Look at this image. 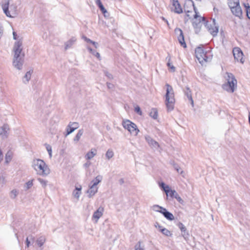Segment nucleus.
I'll return each instance as SVG.
<instances>
[{
    "label": "nucleus",
    "instance_id": "obj_1",
    "mask_svg": "<svg viewBox=\"0 0 250 250\" xmlns=\"http://www.w3.org/2000/svg\"><path fill=\"white\" fill-rule=\"evenodd\" d=\"M202 22L207 28L208 31L213 37L216 36L218 32L219 28L215 23L214 19L211 20L210 21H206L204 17H202L196 13L194 15V20L192 22V25L195 29V32L198 34L201 30Z\"/></svg>",
    "mask_w": 250,
    "mask_h": 250
},
{
    "label": "nucleus",
    "instance_id": "obj_2",
    "mask_svg": "<svg viewBox=\"0 0 250 250\" xmlns=\"http://www.w3.org/2000/svg\"><path fill=\"white\" fill-rule=\"evenodd\" d=\"M22 42L21 40L16 42L14 43L13 51L14 55L13 58V65L18 70H21L24 63V53H22Z\"/></svg>",
    "mask_w": 250,
    "mask_h": 250
},
{
    "label": "nucleus",
    "instance_id": "obj_3",
    "mask_svg": "<svg viewBox=\"0 0 250 250\" xmlns=\"http://www.w3.org/2000/svg\"><path fill=\"white\" fill-rule=\"evenodd\" d=\"M10 0H2L1 1V7L7 17L14 18L18 15V7L16 3L10 4Z\"/></svg>",
    "mask_w": 250,
    "mask_h": 250
},
{
    "label": "nucleus",
    "instance_id": "obj_4",
    "mask_svg": "<svg viewBox=\"0 0 250 250\" xmlns=\"http://www.w3.org/2000/svg\"><path fill=\"white\" fill-rule=\"evenodd\" d=\"M32 166L37 173L42 176H47L50 173V169L45 163L40 159L33 161Z\"/></svg>",
    "mask_w": 250,
    "mask_h": 250
},
{
    "label": "nucleus",
    "instance_id": "obj_5",
    "mask_svg": "<svg viewBox=\"0 0 250 250\" xmlns=\"http://www.w3.org/2000/svg\"><path fill=\"white\" fill-rule=\"evenodd\" d=\"M166 94V104L168 111L172 110L174 108L175 103L174 94L173 88L169 84L167 83Z\"/></svg>",
    "mask_w": 250,
    "mask_h": 250
},
{
    "label": "nucleus",
    "instance_id": "obj_6",
    "mask_svg": "<svg viewBox=\"0 0 250 250\" xmlns=\"http://www.w3.org/2000/svg\"><path fill=\"white\" fill-rule=\"evenodd\" d=\"M228 3L232 13L236 17L241 18L243 13L240 5L239 0H228Z\"/></svg>",
    "mask_w": 250,
    "mask_h": 250
},
{
    "label": "nucleus",
    "instance_id": "obj_7",
    "mask_svg": "<svg viewBox=\"0 0 250 250\" xmlns=\"http://www.w3.org/2000/svg\"><path fill=\"white\" fill-rule=\"evenodd\" d=\"M227 75V83L223 85V88L225 90L232 93L234 91L235 86H236L237 80L232 74L228 73Z\"/></svg>",
    "mask_w": 250,
    "mask_h": 250
},
{
    "label": "nucleus",
    "instance_id": "obj_8",
    "mask_svg": "<svg viewBox=\"0 0 250 250\" xmlns=\"http://www.w3.org/2000/svg\"><path fill=\"white\" fill-rule=\"evenodd\" d=\"M195 56L198 61L202 65L204 62L210 61L211 58L208 57L207 54V52L205 51L203 47H198L195 50Z\"/></svg>",
    "mask_w": 250,
    "mask_h": 250
},
{
    "label": "nucleus",
    "instance_id": "obj_9",
    "mask_svg": "<svg viewBox=\"0 0 250 250\" xmlns=\"http://www.w3.org/2000/svg\"><path fill=\"white\" fill-rule=\"evenodd\" d=\"M123 127L127 129L131 134L137 136L139 132L137 125L129 120L124 121L122 123Z\"/></svg>",
    "mask_w": 250,
    "mask_h": 250
},
{
    "label": "nucleus",
    "instance_id": "obj_10",
    "mask_svg": "<svg viewBox=\"0 0 250 250\" xmlns=\"http://www.w3.org/2000/svg\"><path fill=\"white\" fill-rule=\"evenodd\" d=\"M175 33L178 35V40L181 45L184 48L187 47L186 43L185 42L184 37L182 30L179 28H176L174 30Z\"/></svg>",
    "mask_w": 250,
    "mask_h": 250
},
{
    "label": "nucleus",
    "instance_id": "obj_11",
    "mask_svg": "<svg viewBox=\"0 0 250 250\" xmlns=\"http://www.w3.org/2000/svg\"><path fill=\"white\" fill-rule=\"evenodd\" d=\"M233 54L235 60L237 61H240L243 63L244 60L243 58V53L241 50L238 47H235L233 49Z\"/></svg>",
    "mask_w": 250,
    "mask_h": 250
},
{
    "label": "nucleus",
    "instance_id": "obj_12",
    "mask_svg": "<svg viewBox=\"0 0 250 250\" xmlns=\"http://www.w3.org/2000/svg\"><path fill=\"white\" fill-rule=\"evenodd\" d=\"M145 140L151 148L157 149L160 147L159 143L153 140L150 136H145Z\"/></svg>",
    "mask_w": 250,
    "mask_h": 250
},
{
    "label": "nucleus",
    "instance_id": "obj_13",
    "mask_svg": "<svg viewBox=\"0 0 250 250\" xmlns=\"http://www.w3.org/2000/svg\"><path fill=\"white\" fill-rule=\"evenodd\" d=\"M104 209L103 207H99L98 209L95 211L92 216V219L95 220L97 223L99 218L103 215Z\"/></svg>",
    "mask_w": 250,
    "mask_h": 250
},
{
    "label": "nucleus",
    "instance_id": "obj_14",
    "mask_svg": "<svg viewBox=\"0 0 250 250\" xmlns=\"http://www.w3.org/2000/svg\"><path fill=\"white\" fill-rule=\"evenodd\" d=\"M192 7H193L194 11L195 14L197 13V8L195 6L194 3L193 1L192 0H186L185 3V4H184V9H185V11L186 12H189L190 11L189 10H188V9L187 10V8H191Z\"/></svg>",
    "mask_w": 250,
    "mask_h": 250
},
{
    "label": "nucleus",
    "instance_id": "obj_15",
    "mask_svg": "<svg viewBox=\"0 0 250 250\" xmlns=\"http://www.w3.org/2000/svg\"><path fill=\"white\" fill-rule=\"evenodd\" d=\"M9 126L7 125L4 124L3 126L0 127V136L2 138H6L8 136V131L9 130Z\"/></svg>",
    "mask_w": 250,
    "mask_h": 250
},
{
    "label": "nucleus",
    "instance_id": "obj_16",
    "mask_svg": "<svg viewBox=\"0 0 250 250\" xmlns=\"http://www.w3.org/2000/svg\"><path fill=\"white\" fill-rule=\"evenodd\" d=\"M160 212L161 213L164 217L168 220L172 221L174 219V217L173 215L168 211L166 208L163 209V210H161Z\"/></svg>",
    "mask_w": 250,
    "mask_h": 250
},
{
    "label": "nucleus",
    "instance_id": "obj_17",
    "mask_svg": "<svg viewBox=\"0 0 250 250\" xmlns=\"http://www.w3.org/2000/svg\"><path fill=\"white\" fill-rule=\"evenodd\" d=\"M172 6L174 7V11L178 14H180L183 12L182 8L177 0H173Z\"/></svg>",
    "mask_w": 250,
    "mask_h": 250
},
{
    "label": "nucleus",
    "instance_id": "obj_18",
    "mask_svg": "<svg viewBox=\"0 0 250 250\" xmlns=\"http://www.w3.org/2000/svg\"><path fill=\"white\" fill-rule=\"evenodd\" d=\"M98 187L97 186H94L93 185H91L89 189L87 191V193H88V196L89 198H91L98 191Z\"/></svg>",
    "mask_w": 250,
    "mask_h": 250
},
{
    "label": "nucleus",
    "instance_id": "obj_19",
    "mask_svg": "<svg viewBox=\"0 0 250 250\" xmlns=\"http://www.w3.org/2000/svg\"><path fill=\"white\" fill-rule=\"evenodd\" d=\"M184 92L185 95L187 97L188 100L191 102V104L192 106H193V100L192 98L191 91L188 87H186V89H184Z\"/></svg>",
    "mask_w": 250,
    "mask_h": 250
},
{
    "label": "nucleus",
    "instance_id": "obj_20",
    "mask_svg": "<svg viewBox=\"0 0 250 250\" xmlns=\"http://www.w3.org/2000/svg\"><path fill=\"white\" fill-rule=\"evenodd\" d=\"M178 226L181 231L184 233V234H183V236L186 239V237H187V236L188 235V234L186 228L184 225V224L181 222H179L178 224Z\"/></svg>",
    "mask_w": 250,
    "mask_h": 250
},
{
    "label": "nucleus",
    "instance_id": "obj_21",
    "mask_svg": "<svg viewBox=\"0 0 250 250\" xmlns=\"http://www.w3.org/2000/svg\"><path fill=\"white\" fill-rule=\"evenodd\" d=\"M96 149H91L90 151H89L86 154L85 158L87 160H90L96 155Z\"/></svg>",
    "mask_w": 250,
    "mask_h": 250
},
{
    "label": "nucleus",
    "instance_id": "obj_22",
    "mask_svg": "<svg viewBox=\"0 0 250 250\" xmlns=\"http://www.w3.org/2000/svg\"><path fill=\"white\" fill-rule=\"evenodd\" d=\"M33 70H31L27 71L25 74L24 76L22 79L23 83H27L31 79V75L33 73Z\"/></svg>",
    "mask_w": 250,
    "mask_h": 250
},
{
    "label": "nucleus",
    "instance_id": "obj_23",
    "mask_svg": "<svg viewBox=\"0 0 250 250\" xmlns=\"http://www.w3.org/2000/svg\"><path fill=\"white\" fill-rule=\"evenodd\" d=\"M76 41V39L75 37L71 38L69 41L65 43V49L67 50L70 48Z\"/></svg>",
    "mask_w": 250,
    "mask_h": 250
},
{
    "label": "nucleus",
    "instance_id": "obj_24",
    "mask_svg": "<svg viewBox=\"0 0 250 250\" xmlns=\"http://www.w3.org/2000/svg\"><path fill=\"white\" fill-rule=\"evenodd\" d=\"M96 3L98 6L99 8L100 9L101 11L102 12V13L104 14V16L105 17L106 15L105 13H107V12L106 10L105 9L104 6H103L102 2L100 0H96Z\"/></svg>",
    "mask_w": 250,
    "mask_h": 250
},
{
    "label": "nucleus",
    "instance_id": "obj_25",
    "mask_svg": "<svg viewBox=\"0 0 250 250\" xmlns=\"http://www.w3.org/2000/svg\"><path fill=\"white\" fill-rule=\"evenodd\" d=\"M34 179L29 180L28 182L25 183L23 186L24 190L27 191L32 188L33 185Z\"/></svg>",
    "mask_w": 250,
    "mask_h": 250
},
{
    "label": "nucleus",
    "instance_id": "obj_26",
    "mask_svg": "<svg viewBox=\"0 0 250 250\" xmlns=\"http://www.w3.org/2000/svg\"><path fill=\"white\" fill-rule=\"evenodd\" d=\"M158 228L160 229V231L165 235L169 236L172 235V233L170 232L169 230L166 228H162V227L161 226H158Z\"/></svg>",
    "mask_w": 250,
    "mask_h": 250
},
{
    "label": "nucleus",
    "instance_id": "obj_27",
    "mask_svg": "<svg viewBox=\"0 0 250 250\" xmlns=\"http://www.w3.org/2000/svg\"><path fill=\"white\" fill-rule=\"evenodd\" d=\"M46 239L44 236H42L38 238L37 240V245L40 247H42L44 242H45Z\"/></svg>",
    "mask_w": 250,
    "mask_h": 250
},
{
    "label": "nucleus",
    "instance_id": "obj_28",
    "mask_svg": "<svg viewBox=\"0 0 250 250\" xmlns=\"http://www.w3.org/2000/svg\"><path fill=\"white\" fill-rule=\"evenodd\" d=\"M18 190L16 189H14L10 191L9 196L12 199H15L18 196Z\"/></svg>",
    "mask_w": 250,
    "mask_h": 250
},
{
    "label": "nucleus",
    "instance_id": "obj_29",
    "mask_svg": "<svg viewBox=\"0 0 250 250\" xmlns=\"http://www.w3.org/2000/svg\"><path fill=\"white\" fill-rule=\"evenodd\" d=\"M149 115L154 119H157L158 117V111L156 108H152L149 113Z\"/></svg>",
    "mask_w": 250,
    "mask_h": 250
},
{
    "label": "nucleus",
    "instance_id": "obj_30",
    "mask_svg": "<svg viewBox=\"0 0 250 250\" xmlns=\"http://www.w3.org/2000/svg\"><path fill=\"white\" fill-rule=\"evenodd\" d=\"M102 180V176L101 175H98L94 180H93L92 182H93L92 185L94 186H97V185L101 182Z\"/></svg>",
    "mask_w": 250,
    "mask_h": 250
},
{
    "label": "nucleus",
    "instance_id": "obj_31",
    "mask_svg": "<svg viewBox=\"0 0 250 250\" xmlns=\"http://www.w3.org/2000/svg\"><path fill=\"white\" fill-rule=\"evenodd\" d=\"M83 129L79 130L78 132L76 134V136L74 138V141L77 142H78L80 140L81 136L83 135Z\"/></svg>",
    "mask_w": 250,
    "mask_h": 250
},
{
    "label": "nucleus",
    "instance_id": "obj_32",
    "mask_svg": "<svg viewBox=\"0 0 250 250\" xmlns=\"http://www.w3.org/2000/svg\"><path fill=\"white\" fill-rule=\"evenodd\" d=\"M87 49L91 53L95 55L99 60H101V57L99 53L96 52V51L92 49L91 48L89 47H88Z\"/></svg>",
    "mask_w": 250,
    "mask_h": 250
},
{
    "label": "nucleus",
    "instance_id": "obj_33",
    "mask_svg": "<svg viewBox=\"0 0 250 250\" xmlns=\"http://www.w3.org/2000/svg\"><path fill=\"white\" fill-rule=\"evenodd\" d=\"M12 158V154L11 151H8L5 155V163H9Z\"/></svg>",
    "mask_w": 250,
    "mask_h": 250
},
{
    "label": "nucleus",
    "instance_id": "obj_34",
    "mask_svg": "<svg viewBox=\"0 0 250 250\" xmlns=\"http://www.w3.org/2000/svg\"><path fill=\"white\" fill-rule=\"evenodd\" d=\"M159 186L165 192L166 194H167V190L169 188L168 186L166 185L164 182H161L159 183Z\"/></svg>",
    "mask_w": 250,
    "mask_h": 250
},
{
    "label": "nucleus",
    "instance_id": "obj_35",
    "mask_svg": "<svg viewBox=\"0 0 250 250\" xmlns=\"http://www.w3.org/2000/svg\"><path fill=\"white\" fill-rule=\"evenodd\" d=\"M114 156V152L113 150L111 149H109L107 150L105 153V156L108 160L110 159Z\"/></svg>",
    "mask_w": 250,
    "mask_h": 250
},
{
    "label": "nucleus",
    "instance_id": "obj_36",
    "mask_svg": "<svg viewBox=\"0 0 250 250\" xmlns=\"http://www.w3.org/2000/svg\"><path fill=\"white\" fill-rule=\"evenodd\" d=\"M244 6L246 8L247 16L250 20V6L248 3H244Z\"/></svg>",
    "mask_w": 250,
    "mask_h": 250
},
{
    "label": "nucleus",
    "instance_id": "obj_37",
    "mask_svg": "<svg viewBox=\"0 0 250 250\" xmlns=\"http://www.w3.org/2000/svg\"><path fill=\"white\" fill-rule=\"evenodd\" d=\"M38 181L40 183V184L42 185V187L44 188H45L47 185V181L43 179H42L41 178H38Z\"/></svg>",
    "mask_w": 250,
    "mask_h": 250
},
{
    "label": "nucleus",
    "instance_id": "obj_38",
    "mask_svg": "<svg viewBox=\"0 0 250 250\" xmlns=\"http://www.w3.org/2000/svg\"><path fill=\"white\" fill-rule=\"evenodd\" d=\"M167 194H166L167 196L169 195L171 198H174L175 194L176 193V191L175 190L170 189V188H168Z\"/></svg>",
    "mask_w": 250,
    "mask_h": 250
},
{
    "label": "nucleus",
    "instance_id": "obj_39",
    "mask_svg": "<svg viewBox=\"0 0 250 250\" xmlns=\"http://www.w3.org/2000/svg\"><path fill=\"white\" fill-rule=\"evenodd\" d=\"M45 146H46V149L47 151H48V154L49 155V157L51 158L52 156V147L50 145H49L48 144H45Z\"/></svg>",
    "mask_w": 250,
    "mask_h": 250
},
{
    "label": "nucleus",
    "instance_id": "obj_40",
    "mask_svg": "<svg viewBox=\"0 0 250 250\" xmlns=\"http://www.w3.org/2000/svg\"><path fill=\"white\" fill-rule=\"evenodd\" d=\"M170 58H169L168 59V62L167 63V65L169 67V68L170 69V71L173 72L175 71V67L170 62Z\"/></svg>",
    "mask_w": 250,
    "mask_h": 250
},
{
    "label": "nucleus",
    "instance_id": "obj_41",
    "mask_svg": "<svg viewBox=\"0 0 250 250\" xmlns=\"http://www.w3.org/2000/svg\"><path fill=\"white\" fill-rule=\"evenodd\" d=\"M75 130V128L72 127V125L69 127V124L67 125L66 127L67 133L66 135H68L70 133H72Z\"/></svg>",
    "mask_w": 250,
    "mask_h": 250
},
{
    "label": "nucleus",
    "instance_id": "obj_42",
    "mask_svg": "<svg viewBox=\"0 0 250 250\" xmlns=\"http://www.w3.org/2000/svg\"><path fill=\"white\" fill-rule=\"evenodd\" d=\"M180 204H183L184 203L183 200L181 198L178 193L176 192L174 197Z\"/></svg>",
    "mask_w": 250,
    "mask_h": 250
},
{
    "label": "nucleus",
    "instance_id": "obj_43",
    "mask_svg": "<svg viewBox=\"0 0 250 250\" xmlns=\"http://www.w3.org/2000/svg\"><path fill=\"white\" fill-rule=\"evenodd\" d=\"M173 167L174 169L177 171V172L180 173V174L182 175L184 173V171L183 170H181L180 167L177 164H174Z\"/></svg>",
    "mask_w": 250,
    "mask_h": 250
},
{
    "label": "nucleus",
    "instance_id": "obj_44",
    "mask_svg": "<svg viewBox=\"0 0 250 250\" xmlns=\"http://www.w3.org/2000/svg\"><path fill=\"white\" fill-rule=\"evenodd\" d=\"M152 208L154 210L156 211H158L160 212V211L161 210H163V209H165V208H164L162 207L159 206V205H154L152 207Z\"/></svg>",
    "mask_w": 250,
    "mask_h": 250
},
{
    "label": "nucleus",
    "instance_id": "obj_45",
    "mask_svg": "<svg viewBox=\"0 0 250 250\" xmlns=\"http://www.w3.org/2000/svg\"><path fill=\"white\" fill-rule=\"evenodd\" d=\"M135 250H145L144 247L141 245V242H139L135 246Z\"/></svg>",
    "mask_w": 250,
    "mask_h": 250
},
{
    "label": "nucleus",
    "instance_id": "obj_46",
    "mask_svg": "<svg viewBox=\"0 0 250 250\" xmlns=\"http://www.w3.org/2000/svg\"><path fill=\"white\" fill-rule=\"evenodd\" d=\"M72 125V127L75 128V130L79 127V124L77 122H70L69 123V127Z\"/></svg>",
    "mask_w": 250,
    "mask_h": 250
},
{
    "label": "nucleus",
    "instance_id": "obj_47",
    "mask_svg": "<svg viewBox=\"0 0 250 250\" xmlns=\"http://www.w3.org/2000/svg\"><path fill=\"white\" fill-rule=\"evenodd\" d=\"M81 193V191L74 190L73 191V194L75 198L78 199L79 198Z\"/></svg>",
    "mask_w": 250,
    "mask_h": 250
},
{
    "label": "nucleus",
    "instance_id": "obj_48",
    "mask_svg": "<svg viewBox=\"0 0 250 250\" xmlns=\"http://www.w3.org/2000/svg\"><path fill=\"white\" fill-rule=\"evenodd\" d=\"M135 111L138 114H139V115H142V111H141V108L139 106H137L135 108Z\"/></svg>",
    "mask_w": 250,
    "mask_h": 250
},
{
    "label": "nucleus",
    "instance_id": "obj_49",
    "mask_svg": "<svg viewBox=\"0 0 250 250\" xmlns=\"http://www.w3.org/2000/svg\"><path fill=\"white\" fill-rule=\"evenodd\" d=\"M3 27L2 25L0 23V39L2 38L3 34Z\"/></svg>",
    "mask_w": 250,
    "mask_h": 250
},
{
    "label": "nucleus",
    "instance_id": "obj_50",
    "mask_svg": "<svg viewBox=\"0 0 250 250\" xmlns=\"http://www.w3.org/2000/svg\"><path fill=\"white\" fill-rule=\"evenodd\" d=\"M104 74L105 76L108 77L109 79H112L113 78V76L110 73H108V72L105 71L104 72Z\"/></svg>",
    "mask_w": 250,
    "mask_h": 250
},
{
    "label": "nucleus",
    "instance_id": "obj_51",
    "mask_svg": "<svg viewBox=\"0 0 250 250\" xmlns=\"http://www.w3.org/2000/svg\"><path fill=\"white\" fill-rule=\"evenodd\" d=\"M83 38L84 40V41L85 42H89V43H92L93 41L91 40L90 39L87 38L86 37H85V36H83Z\"/></svg>",
    "mask_w": 250,
    "mask_h": 250
},
{
    "label": "nucleus",
    "instance_id": "obj_52",
    "mask_svg": "<svg viewBox=\"0 0 250 250\" xmlns=\"http://www.w3.org/2000/svg\"><path fill=\"white\" fill-rule=\"evenodd\" d=\"M107 86L109 89H112L113 88L114 85L113 84L110 83H106Z\"/></svg>",
    "mask_w": 250,
    "mask_h": 250
},
{
    "label": "nucleus",
    "instance_id": "obj_53",
    "mask_svg": "<svg viewBox=\"0 0 250 250\" xmlns=\"http://www.w3.org/2000/svg\"><path fill=\"white\" fill-rule=\"evenodd\" d=\"M90 165H91V163L90 162H87V163H86L84 164V167L86 168H88V167H89L90 166Z\"/></svg>",
    "mask_w": 250,
    "mask_h": 250
},
{
    "label": "nucleus",
    "instance_id": "obj_54",
    "mask_svg": "<svg viewBox=\"0 0 250 250\" xmlns=\"http://www.w3.org/2000/svg\"><path fill=\"white\" fill-rule=\"evenodd\" d=\"M13 39L14 40H17V35L16 32L14 31L13 32Z\"/></svg>",
    "mask_w": 250,
    "mask_h": 250
},
{
    "label": "nucleus",
    "instance_id": "obj_55",
    "mask_svg": "<svg viewBox=\"0 0 250 250\" xmlns=\"http://www.w3.org/2000/svg\"><path fill=\"white\" fill-rule=\"evenodd\" d=\"M26 244L27 247H29L30 242L29 241L28 237L26 239Z\"/></svg>",
    "mask_w": 250,
    "mask_h": 250
},
{
    "label": "nucleus",
    "instance_id": "obj_56",
    "mask_svg": "<svg viewBox=\"0 0 250 250\" xmlns=\"http://www.w3.org/2000/svg\"><path fill=\"white\" fill-rule=\"evenodd\" d=\"M92 44H93L94 45L95 48H97L98 47V43L97 42L93 41L92 42Z\"/></svg>",
    "mask_w": 250,
    "mask_h": 250
},
{
    "label": "nucleus",
    "instance_id": "obj_57",
    "mask_svg": "<svg viewBox=\"0 0 250 250\" xmlns=\"http://www.w3.org/2000/svg\"><path fill=\"white\" fill-rule=\"evenodd\" d=\"M119 183L121 184V185H122L124 183V179L123 178H121L119 180Z\"/></svg>",
    "mask_w": 250,
    "mask_h": 250
},
{
    "label": "nucleus",
    "instance_id": "obj_58",
    "mask_svg": "<svg viewBox=\"0 0 250 250\" xmlns=\"http://www.w3.org/2000/svg\"><path fill=\"white\" fill-rule=\"evenodd\" d=\"M81 189H82V188L80 186V188L76 187L75 190L81 191Z\"/></svg>",
    "mask_w": 250,
    "mask_h": 250
},
{
    "label": "nucleus",
    "instance_id": "obj_59",
    "mask_svg": "<svg viewBox=\"0 0 250 250\" xmlns=\"http://www.w3.org/2000/svg\"><path fill=\"white\" fill-rule=\"evenodd\" d=\"M163 20L166 21L167 22V24H168V21H167L166 20H165L164 18H163Z\"/></svg>",
    "mask_w": 250,
    "mask_h": 250
},
{
    "label": "nucleus",
    "instance_id": "obj_60",
    "mask_svg": "<svg viewBox=\"0 0 250 250\" xmlns=\"http://www.w3.org/2000/svg\"><path fill=\"white\" fill-rule=\"evenodd\" d=\"M1 178H2L3 180H4V178L2 177Z\"/></svg>",
    "mask_w": 250,
    "mask_h": 250
},
{
    "label": "nucleus",
    "instance_id": "obj_61",
    "mask_svg": "<svg viewBox=\"0 0 250 250\" xmlns=\"http://www.w3.org/2000/svg\"><path fill=\"white\" fill-rule=\"evenodd\" d=\"M120 1H122L123 0H119Z\"/></svg>",
    "mask_w": 250,
    "mask_h": 250
}]
</instances>
